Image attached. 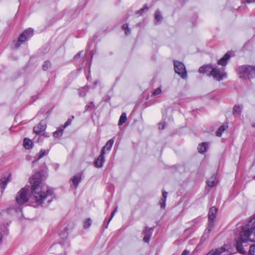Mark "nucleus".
I'll list each match as a JSON object with an SVG mask.
<instances>
[{
	"label": "nucleus",
	"instance_id": "f257e3e1",
	"mask_svg": "<svg viewBox=\"0 0 255 255\" xmlns=\"http://www.w3.org/2000/svg\"><path fill=\"white\" fill-rule=\"evenodd\" d=\"M43 179L41 173L39 172L30 178L32 194L31 199L35 201L37 205H41L43 201L52 193L48 187L41 182Z\"/></svg>",
	"mask_w": 255,
	"mask_h": 255
},
{
	"label": "nucleus",
	"instance_id": "f03ea898",
	"mask_svg": "<svg viewBox=\"0 0 255 255\" xmlns=\"http://www.w3.org/2000/svg\"><path fill=\"white\" fill-rule=\"evenodd\" d=\"M236 248L238 252L243 255L246 253L242 245L247 241L255 242V217L252 218L245 225L240 233V237L236 239Z\"/></svg>",
	"mask_w": 255,
	"mask_h": 255
},
{
	"label": "nucleus",
	"instance_id": "7ed1b4c3",
	"mask_svg": "<svg viewBox=\"0 0 255 255\" xmlns=\"http://www.w3.org/2000/svg\"><path fill=\"white\" fill-rule=\"evenodd\" d=\"M238 74L241 78H250L255 75V67L242 66L237 70Z\"/></svg>",
	"mask_w": 255,
	"mask_h": 255
},
{
	"label": "nucleus",
	"instance_id": "20e7f679",
	"mask_svg": "<svg viewBox=\"0 0 255 255\" xmlns=\"http://www.w3.org/2000/svg\"><path fill=\"white\" fill-rule=\"evenodd\" d=\"M209 76H212L215 80L218 81L227 78V74L225 72V68L219 67L218 66L215 67L211 66Z\"/></svg>",
	"mask_w": 255,
	"mask_h": 255
},
{
	"label": "nucleus",
	"instance_id": "39448f33",
	"mask_svg": "<svg viewBox=\"0 0 255 255\" xmlns=\"http://www.w3.org/2000/svg\"><path fill=\"white\" fill-rule=\"evenodd\" d=\"M29 198V188L28 187H24L22 188L17 193L15 197L16 202L19 205H21L27 202Z\"/></svg>",
	"mask_w": 255,
	"mask_h": 255
},
{
	"label": "nucleus",
	"instance_id": "423d86ee",
	"mask_svg": "<svg viewBox=\"0 0 255 255\" xmlns=\"http://www.w3.org/2000/svg\"><path fill=\"white\" fill-rule=\"evenodd\" d=\"M218 209L215 207L210 209L208 214V225L205 231V234H209L214 227V220L216 218Z\"/></svg>",
	"mask_w": 255,
	"mask_h": 255
},
{
	"label": "nucleus",
	"instance_id": "0eeeda50",
	"mask_svg": "<svg viewBox=\"0 0 255 255\" xmlns=\"http://www.w3.org/2000/svg\"><path fill=\"white\" fill-rule=\"evenodd\" d=\"M230 249V248L229 246L225 245L223 247L212 250L206 255H231L232 253Z\"/></svg>",
	"mask_w": 255,
	"mask_h": 255
},
{
	"label": "nucleus",
	"instance_id": "6e6552de",
	"mask_svg": "<svg viewBox=\"0 0 255 255\" xmlns=\"http://www.w3.org/2000/svg\"><path fill=\"white\" fill-rule=\"evenodd\" d=\"M33 34V30L29 28L24 31L19 36L18 41L15 44V47L17 48L20 46L22 43L27 40Z\"/></svg>",
	"mask_w": 255,
	"mask_h": 255
},
{
	"label": "nucleus",
	"instance_id": "1a4fd4ad",
	"mask_svg": "<svg viewBox=\"0 0 255 255\" xmlns=\"http://www.w3.org/2000/svg\"><path fill=\"white\" fill-rule=\"evenodd\" d=\"M175 72L181 76L182 78H185L187 77V72L183 63L179 61H174V62Z\"/></svg>",
	"mask_w": 255,
	"mask_h": 255
},
{
	"label": "nucleus",
	"instance_id": "9d476101",
	"mask_svg": "<svg viewBox=\"0 0 255 255\" xmlns=\"http://www.w3.org/2000/svg\"><path fill=\"white\" fill-rule=\"evenodd\" d=\"M46 128L45 122H41L33 128V130L37 134H43Z\"/></svg>",
	"mask_w": 255,
	"mask_h": 255
},
{
	"label": "nucleus",
	"instance_id": "9b49d317",
	"mask_svg": "<svg viewBox=\"0 0 255 255\" xmlns=\"http://www.w3.org/2000/svg\"><path fill=\"white\" fill-rule=\"evenodd\" d=\"M105 152H104V149L102 150L101 154L98 157L97 159L95 161V166L97 167H102L105 162L104 155Z\"/></svg>",
	"mask_w": 255,
	"mask_h": 255
},
{
	"label": "nucleus",
	"instance_id": "f8f14e48",
	"mask_svg": "<svg viewBox=\"0 0 255 255\" xmlns=\"http://www.w3.org/2000/svg\"><path fill=\"white\" fill-rule=\"evenodd\" d=\"M218 183V181L215 176H212L207 181V184L211 187L215 186Z\"/></svg>",
	"mask_w": 255,
	"mask_h": 255
},
{
	"label": "nucleus",
	"instance_id": "ddd939ff",
	"mask_svg": "<svg viewBox=\"0 0 255 255\" xmlns=\"http://www.w3.org/2000/svg\"><path fill=\"white\" fill-rule=\"evenodd\" d=\"M230 58V55L228 53H227L223 57H222L221 59H220L218 64L219 65H221L223 67L226 65L227 63V61Z\"/></svg>",
	"mask_w": 255,
	"mask_h": 255
},
{
	"label": "nucleus",
	"instance_id": "4468645a",
	"mask_svg": "<svg viewBox=\"0 0 255 255\" xmlns=\"http://www.w3.org/2000/svg\"><path fill=\"white\" fill-rule=\"evenodd\" d=\"M211 66L210 65H204L202 67H201L199 69V72L200 73H208V74L209 75V74L211 71Z\"/></svg>",
	"mask_w": 255,
	"mask_h": 255
},
{
	"label": "nucleus",
	"instance_id": "2eb2a0df",
	"mask_svg": "<svg viewBox=\"0 0 255 255\" xmlns=\"http://www.w3.org/2000/svg\"><path fill=\"white\" fill-rule=\"evenodd\" d=\"M167 196V192L165 191L162 192V198L160 201V205L161 208H165L166 205V200Z\"/></svg>",
	"mask_w": 255,
	"mask_h": 255
},
{
	"label": "nucleus",
	"instance_id": "dca6fc26",
	"mask_svg": "<svg viewBox=\"0 0 255 255\" xmlns=\"http://www.w3.org/2000/svg\"><path fill=\"white\" fill-rule=\"evenodd\" d=\"M242 110L243 106L236 105L233 108V113L234 115H239L241 113Z\"/></svg>",
	"mask_w": 255,
	"mask_h": 255
},
{
	"label": "nucleus",
	"instance_id": "f3484780",
	"mask_svg": "<svg viewBox=\"0 0 255 255\" xmlns=\"http://www.w3.org/2000/svg\"><path fill=\"white\" fill-rule=\"evenodd\" d=\"M49 152L48 150L41 149L37 155V158L34 160L33 162H36L38 160L43 157L44 156L47 155Z\"/></svg>",
	"mask_w": 255,
	"mask_h": 255
},
{
	"label": "nucleus",
	"instance_id": "a211bd4d",
	"mask_svg": "<svg viewBox=\"0 0 255 255\" xmlns=\"http://www.w3.org/2000/svg\"><path fill=\"white\" fill-rule=\"evenodd\" d=\"M151 229H149L148 230H146V231L144 232L145 235L143 237V240L145 243H148L150 238V235L151 234Z\"/></svg>",
	"mask_w": 255,
	"mask_h": 255
},
{
	"label": "nucleus",
	"instance_id": "6ab92c4d",
	"mask_svg": "<svg viewBox=\"0 0 255 255\" xmlns=\"http://www.w3.org/2000/svg\"><path fill=\"white\" fill-rule=\"evenodd\" d=\"M207 147V143L206 142H203L202 143L199 144L198 147V150L199 152L203 153L206 151Z\"/></svg>",
	"mask_w": 255,
	"mask_h": 255
},
{
	"label": "nucleus",
	"instance_id": "aec40b11",
	"mask_svg": "<svg viewBox=\"0 0 255 255\" xmlns=\"http://www.w3.org/2000/svg\"><path fill=\"white\" fill-rule=\"evenodd\" d=\"M114 142V140L113 139H110L109 141H107L106 145H105L104 146H103V148L102 150H103L104 149V152H105V149L107 148V150H110L113 145V143Z\"/></svg>",
	"mask_w": 255,
	"mask_h": 255
},
{
	"label": "nucleus",
	"instance_id": "412c9836",
	"mask_svg": "<svg viewBox=\"0 0 255 255\" xmlns=\"http://www.w3.org/2000/svg\"><path fill=\"white\" fill-rule=\"evenodd\" d=\"M23 145L26 149H30L32 147V141L28 138H24L23 140Z\"/></svg>",
	"mask_w": 255,
	"mask_h": 255
},
{
	"label": "nucleus",
	"instance_id": "4be33fe9",
	"mask_svg": "<svg viewBox=\"0 0 255 255\" xmlns=\"http://www.w3.org/2000/svg\"><path fill=\"white\" fill-rule=\"evenodd\" d=\"M9 181V178L8 177H3L1 179L0 181V187L2 188V190H3L4 188V187L6 186L7 183Z\"/></svg>",
	"mask_w": 255,
	"mask_h": 255
},
{
	"label": "nucleus",
	"instance_id": "5701e85b",
	"mask_svg": "<svg viewBox=\"0 0 255 255\" xmlns=\"http://www.w3.org/2000/svg\"><path fill=\"white\" fill-rule=\"evenodd\" d=\"M81 179V176L79 175H75L73 179L72 182L74 186L76 187L78 184V183L80 182Z\"/></svg>",
	"mask_w": 255,
	"mask_h": 255
},
{
	"label": "nucleus",
	"instance_id": "b1692460",
	"mask_svg": "<svg viewBox=\"0 0 255 255\" xmlns=\"http://www.w3.org/2000/svg\"><path fill=\"white\" fill-rule=\"evenodd\" d=\"M228 128V126L227 125H223L221 126L216 131V135L218 136H220L222 134V133L225 130V129Z\"/></svg>",
	"mask_w": 255,
	"mask_h": 255
},
{
	"label": "nucleus",
	"instance_id": "393cba45",
	"mask_svg": "<svg viewBox=\"0 0 255 255\" xmlns=\"http://www.w3.org/2000/svg\"><path fill=\"white\" fill-rule=\"evenodd\" d=\"M127 116H126V113H123L120 117V120L119 121V125H123L124 123L126 122V121H127Z\"/></svg>",
	"mask_w": 255,
	"mask_h": 255
},
{
	"label": "nucleus",
	"instance_id": "a878e982",
	"mask_svg": "<svg viewBox=\"0 0 255 255\" xmlns=\"http://www.w3.org/2000/svg\"><path fill=\"white\" fill-rule=\"evenodd\" d=\"M91 224L92 220L90 218L86 219L84 223V228L85 229L88 228L91 226Z\"/></svg>",
	"mask_w": 255,
	"mask_h": 255
},
{
	"label": "nucleus",
	"instance_id": "bb28decb",
	"mask_svg": "<svg viewBox=\"0 0 255 255\" xmlns=\"http://www.w3.org/2000/svg\"><path fill=\"white\" fill-rule=\"evenodd\" d=\"M63 129H59L53 132V136L55 137H58L61 136L63 134Z\"/></svg>",
	"mask_w": 255,
	"mask_h": 255
},
{
	"label": "nucleus",
	"instance_id": "cd10ccee",
	"mask_svg": "<svg viewBox=\"0 0 255 255\" xmlns=\"http://www.w3.org/2000/svg\"><path fill=\"white\" fill-rule=\"evenodd\" d=\"M155 19L157 21H160L161 19L162 16L160 15V12H159V10H156L155 11Z\"/></svg>",
	"mask_w": 255,
	"mask_h": 255
},
{
	"label": "nucleus",
	"instance_id": "c85d7f7f",
	"mask_svg": "<svg viewBox=\"0 0 255 255\" xmlns=\"http://www.w3.org/2000/svg\"><path fill=\"white\" fill-rule=\"evenodd\" d=\"M51 66V63L49 61H45L44 62L43 65V69L44 70H46L47 69H48Z\"/></svg>",
	"mask_w": 255,
	"mask_h": 255
},
{
	"label": "nucleus",
	"instance_id": "c756f323",
	"mask_svg": "<svg viewBox=\"0 0 255 255\" xmlns=\"http://www.w3.org/2000/svg\"><path fill=\"white\" fill-rule=\"evenodd\" d=\"M249 254L250 255H255V244H254L250 247Z\"/></svg>",
	"mask_w": 255,
	"mask_h": 255
},
{
	"label": "nucleus",
	"instance_id": "7c9ffc66",
	"mask_svg": "<svg viewBox=\"0 0 255 255\" xmlns=\"http://www.w3.org/2000/svg\"><path fill=\"white\" fill-rule=\"evenodd\" d=\"M161 89L159 88H157L154 90V92L152 93V95H153V96L157 95L161 93Z\"/></svg>",
	"mask_w": 255,
	"mask_h": 255
},
{
	"label": "nucleus",
	"instance_id": "2f4dec72",
	"mask_svg": "<svg viewBox=\"0 0 255 255\" xmlns=\"http://www.w3.org/2000/svg\"><path fill=\"white\" fill-rule=\"evenodd\" d=\"M122 27L125 30V34L127 35L128 32L129 31V29L128 28V25L126 24H125L123 25Z\"/></svg>",
	"mask_w": 255,
	"mask_h": 255
},
{
	"label": "nucleus",
	"instance_id": "473e14b6",
	"mask_svg": "<svg viewBox=\"0 0 255 255\" xmlns=\"http://www.w3.org/2000/svg\"><path fill=\"white\" fill-rule=\"evenodd\" d=\"M117 210H118V207H116L115 209L113 211V212L112 213L111 217L109 220L108 223L111 221L112 219L113 218L115 213L117 212Z\"/></svg>",
	"mask_w": 255,
	"mask_h": 255
},
{
	"label": "nucleus",
	"instance_id": "72a5a7b5",
	"mask_svg": "<svg viewBox=\"0 0 255 255\" xmlns=\"http://www.w3.org/2000/svg\"><path fill=\"white\" fill-rule=\"evenodd\" d=\"M117 210H118V207H116L115 209L113 211V212L112 213L111 217L109 220L108 223L111 221L112 219L113 218L115 213L117 212Z\"/></svg>",
	"mask_w": 255,
	"mask_h": 255
},
{
	"label": "nucleus",
	"instance_id": "f704fd0d",
	"mask_svg": "<svg viewBox=\"0 0 255 255\" xmlns=\"http://www.w3.org/2000/svg\"><path fill=\"white\" fill-rule=\"evenodd\" d=\"M71 122H72V120L71 119L68 120L66 122V123H65L64 126V128H65L66 127H67V126L70 125L71 124Z\"/></svg>",
	"mask_w": 255,
	"mask_h": 255
},
{
	"label": "nucleus",
	"instance_id": "c9c22d12",
	"mask_svg": "<svg viewBox=\"0 0 255 255\" xmlns=\"http://www.w3.org/2000/svg\"><path fill=\"white\" fill-rule=\"evenodd\" d=\"M158 128L159 129H163L164 128V125L162 123H159L158 124Z\"/></svg>",
	"mask_w": 255,
	"mask_h": 255
},
{
	"label": "nucleus",
	"instance_id": "e433bc0d",
	"mask_svg": "<svg viewBox=\"0 0 255 255\" xmlns=\"http://www.w3.org/2000/svg\"><path fill=\"white\" fill-rule=\"evenodd\" d=\"M189 253V251L187 250H184L182 253L181 255H188Z\"/></svg>",
	"mask_w": 255,
	"mask_h": 255
},
{
	"label": "nucleus",
	"instance_id": "4c0bfd02",
	"mask_svg": "<svg viewBox=\"0 0 255 255\" xmlns=\"http://www.w3.org/2000/svg\"><path fill=\"white\" fill-rule=\"evenodd\" d=\"M248 2H255V0H246Z\"/></svg>",
	"mask_w": 255,
	"mask_h": 255
},
{
	"label": "nucleus",
	"instance_id": "58836bf2",
	"mask_svg": "<svg viewBox=\"0 0 255 255\" xmlns=\"http://www.w3.org/2000/svg\"><path fill=\"white\" fill-rule=\"evenodd\" d=\"M144 9H147V7H145L144 8H141L139 10V11H143Z\"/></svg>",
	"mask_w": 255,
	"mask_h": 255
},
{
	"label": "nucleus",
	"instance_id": "ea45409f",
	"mask_svg": "<svg viewBox=\"0 0 255 255\" xmlns=\"http://www.w3.org/2000/svg\"><path fill=\"white\" fill-rule=\"evenodd\" d=\"M254 179H255V176L254 177Z\"/></svg>",
	"mask_w": 255,
	"mask_h": 255
}]
</instances>
